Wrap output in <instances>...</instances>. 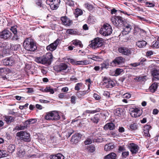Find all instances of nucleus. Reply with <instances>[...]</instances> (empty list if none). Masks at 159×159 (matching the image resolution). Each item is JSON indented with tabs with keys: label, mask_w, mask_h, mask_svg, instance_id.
I'll return each instance as SVG.
<instances>
[{
	"label": "nucleus",
	"mask_w": 159,
	"mask_h": 159,
	"mask_svg": "<svg viewBox=\"0 0 159 159\" xmlns=\"http://www.w3.org/2000/svg\"><path fill=\"white\" fill-rule=\"evenodd\" d=\"M23 46L25 50L30 51H34L37 48L36 43L30 38H27L24 41Z\"/></svg>",
	"instance_id": "1"
},
{
	"label": "nucleus",
	"mask_w": 159,
	"mask_h": 159,
	"mask_svg": "<svg viewBox=\"0 0 159 159\" xmlns=\"http://www.w3.org/2000/svg\"><path fill=\"white\" fill-rule=\"evenodd\" d=\"M52 54L48 53L45 56L36 58L35 61L39 63L49 65L52 61Z\"/></svg>",
	"instance_id": "2"
},
{
	"label": "nucleus",
	"mask_w": 159,
	"mask_h": 159,
	"mask_svg": "<svg viewBox=\"0 0 159 159\" xmlns=\"http://www.w3.org/2000/svg\"><path fill=\"white\" fill-rule=\"evenodd\" d=\"M104 41L102 39L97 38L91 41V43L89 46L93 49H95L102 46Z\"/></svg>",
	"instance_id": "3"
},
{
	"label": "nucleus",
	"mask_w": 159,
	"mask_h": 159,
	"mask_svg": "<svg viewBox=\"0 0 159 159\" xmlns=\"http://www.w3.org/2000/svg\"><path fill=\"white\" fill-rule=\"evenodd\" d=\"M111 26L108 24H104L100 30L101 34L104 36L110 35L112 32Z\"/></svg>",
	"instance_id": "4"
},
{
	"label": "nucleus",
	"mask_w": 159,
	"mask_h": 159,
	"mask_svg": "<svg viewBox=\"0 0 159 159\" xmlns=\"http://www.w3.org/2000/svg\"><path fill=\"white\" fill-rule=\"evenodd\" d=\"M112 24L116 26H120L122 25L125 19L120 16H112L111 19Z\"/></svg>",
	"instance_id": "5"
},
{
	"label": "nucleus",
	"mask_w": 159,
	"mask_h": 159,
	"mask_svg": "<svg viewBox=\"0 0 159 159\" xmlns=\"http://www.w3.org/2000/svg\"><path fill=\"white\" fill-rule=\"evenodd\" d=\"M118 51L121 54L126 56H129L134 52L133 48H129L125 46H120L118 48Z\"/></svg>",
	"instance_id": "6"
},
{
	"label": "nucleus",
	"mask_w": 159,
	"mask_h": 159,
	"mask_svg": "<svg viewBox=\"0 0 159 159\" xmlns=\"http://www.w3.org/2000/svg\"><path fill=\"white\" fill-rule=\"evenodd\" d=\"M16 136L19 137L20 139L25 142H29L31 141L30 134L25 131L18 132L16 134Z\"/></svg>",
	"instance_id": "7"
},
{
	"label": "nucleus",
	"mask_w": 159,
	"mask_h": 159,
	"mask_svg": "<svg viewBox=\"0 0 159 159\" xmlns=\"http://www.w3.org/2000/svg\"><path fill=\"white\" fill-rule=\"evenodd\" d=\"M60 118V116L58 113L55 111L48 113L45 116V118L46 120H58Z\"/></svg>",
	"instance_id": "8"
},
{
	"label": "nucleus",
	"mask_w": 159,
	"mask_h": 159,
	"mask_svg": "<svg viewBox=\"0 0 159 159\" xmlns=\"http://www.w3.org/2000/svg\"><path fill=\"white\" fill-rule=\"evenodd\" d=\"M123 25V30L122 32L123 34L125 35L128 34L131 31L132 29V26L131 23L124 21Z\"/></svg>",
	"instance_id": "9"
},
{
	"label": "nucleus",
	"mask_w": 159,
	"mask_h": 159,
	"mask_svg": "<svg viewBox=\"0 0 159 159\" xmlns=\"http://www.w3.org/2000/svg\"><path fill=\"white\" fill-rule=\"evenodd\" d=\"M125 61V59L122 56L118 57L116 58L110 63V65L114 67L116 65H121L124 63Z\"/></svg>",
	"instance_id": "10"
},
{
	"label": "nucleus",
	"mask_w": 159,
	"mask_h": 159,
	"mask_svg": "<svg viewBox=\"0 0 159 159\" xmlns=\"http://www.w3.org/2000/svg\"><path fill=\"white\" fill-rule=\"evenodd\" d=\"M102 81L104 86L106 88H112L115 85L113 81L105 77L103 79Z\"/></svg>",
	"instance_id": "11"
},
{
	"label": "nucleus",
	"mask_w": 159,
	"mask_h": 159,
	"mask_svg": "<svg viewBox=\"0 0 159 159\" xmlns=\"http://www.w3.org/2000/svg\"><path fill=\"white\" fill-rule=\"evenodd\" d=\"M12 35V33L6 29L0 32V38L4 39L10 38Z\"/></svg>",
	"instance_id": "12"
},
{
	"label": "nucleus",
	"mask_w": 159,
	"mask_h": 159,
	"mask_svg": "<svg viewBox=\"0 0 159 159\" xmlns=\"http://www.w3.org/2000/svg\"><path fill=\"white\" fill-rule=\"evenodd\" d=\"M130 115L133 117H138L142 114V111L138 108H133L130 111Z\"/></svg>",
	"instance_id": "13"
},
{
	"label": "nucleus",
	"mask_w": 159,
	"mask_h": 159,
	"mask_svg": "<svg viewBox=\"0 0 159 159\" xmlns=\"http://www.w3.org/2000/svg\"><path fill=\"white\" fill-rule=\"evenodd\" d=\"M60 40L58 39L53 43L48 46L46 47L47 50L52 51L57 48L59 43Z\"/></svg>",
	"instance_id": "14"
},
{
	"label": "nucleus",
	"mask_w": 159,
	"mask_h": 159,
	"mask_svg": "<svg viewBox=\"0 0 159 159\" xmlns=\"http://www.w3.org/2000/svg\"><path fill=\"white\" fill-rule=\"evenodd\" d=\"M82 136V134L80 133H75L72 136L70 141L73 143L76 144L79 141Z\"/></svg>",
	"instance_id": "15"
},
{
	"label": "nucleus",
	"mask_w": 159,
	"mask_h": 159,
	"mask_svg": "<svg viewBox=\"0 0 159 159\" xmlns=\"http://www.w3.org/2000/svg\"><path fill=\"white\" fill-rule=\"evenodd\" d=\"M2 62L4 66H11L14 63V61L12 57H10L2 60Z\"/></svg>",
	"instance_id": "16"
},
{
	"label": "nucleus",
	"mask_w": 159,
	"mask_h": 159,
	"mask_svg": "<svg viewBox=\"0 0 159 159\" xmlns=\"http://www.w3.org/2000/svg\"><path fill=\"white\" fill-rule=\"evenodd\" d=\"M88 89L86 91H80L76 92V95L78 98L82 99L83 96L89 92L90 84L88 85Z\"/></svg>",
	"instance_id": "17"
},
{
	"label": "nucleus",
	"mask_w": 159,
	"mask_h": 159,
	"mask_svg": "<svg viewBox=\"0 0 159 159\" xmlns=\"http://www.w3.org/2000/svg\"><path fill=\"white\" fill-rule=\"evenodd\" d=\"M67 65L64 63H61L59 65L55 67V70L57 71H62L66 70L67 68Z\"/></svg>",
	"instance_id": "18"
},
{
	"label": "nucleus",
	"mask_w": 159,
	"mask_h": 159,
	"mask_svg": "<svg viewBox=\"0 0 159 159\" xmlns=\"http://www.w3.org/2000/svg\"><path fill=\"white\" fill-rule=\"evenodd\" d=\"M129 147L132 154H136L138 152L139 147L135 144L130 143Z\"/></svg>",
	"instance_id": "19"
},
{
	"label": "nucleus",
	"mask_w": 159,
	"mask_h": 159,
	"mask_svg": "<svg viewBox=\"0 0 159 159\" xmlns=\"http://www.w3.org/2000/svg\"><path fill=\"white\" fill-rule=\"evenodd\" d=\"M61 20L63 24L65 25L69 26L72 23V21L70 20L66 16L62 17L61 18Z\"/></svg>",
	"instance_id": "20"
},
{
	"label": "nucleus",
	"mask_w": 159,
	"mask_h": 159,
	"mask_svg": "<svg viewBox=\"0 0 159 159\" xmlns=\"http://www.w3.org/2000/svg\"><path fill=\"white\" fill-rule=\"evenodd\" d=\"M4 120L7 124H9L14 121L16 117L10 116H4Z\"/></svg>",
	"instance_id": "21"
},
{
	"label": "nucleus",
	"mask_w": 159,
	"mask_h": 159,
	"mask_svg": "<svg viewBox=\"0 0 159 159\" xmlns=\"http://www.w3.org/2000/svg\"><path fill=\"white\" fill-rule=\"evenodd\" d=\"M115 124L112 123H109L105 125L104 127V129L105 130H107L109 129L110 130H112L115 129Z\"/></svg>",
	"instance_id": "22"
},
{
	"label": "nucleus",
	"mask_w": 159,
	"mask_h": 159,
	"mask_svg": "<svg viewBox=\"0 0 159 159\" xmlns=\"http://www.w3.org/2000/svg\"><path fill=\"white\" fill-rule=\"evenodd\" d=\"M100 65L101 66V68L102 70L104 69H107L110 65L109 60H107L104 61Z\"/></svg>",
	"instance_id": "23"
},
{
	"label": "nucleus",
	"mask_w": 159,
	"mask_h": 159,
	"mask_svg": "<svg viewBox=\"0 0 159 159\" xmlns=\"http://www.w3.org/2000/svg\"><path fill=\"white\" fill-rule=\"evenodd\" d=\"M35 2L37 6L40 10H42L43 9H47L46 7L42 4L41 0H35Z\"/></svg>",
	"instance_id": "24"
},
{
	"label": "nucleus",
	"mask_w": 159,
	"mask_h": 159,
	"mask_svg": "<svg viewBox=\"0 0 159 159\" xmlns=\"http://www.w3.org/2000/svg\"><path fill=\"white\" fill-rule=\"evenodd\" d=\"M147 44V42L144 40L138 41L136 43V45L140 48H144Z\"/></svg>",
	"instance_id": "25"
},
{
	"label": "nucleus",
	"mask_w": 159,
	"mask_h": 159,
	"mask_svg": "<svg viewBox=\"0 0 159 159\" xmlns=\"http://www.w3.org/2000/svg\"><path fill=\"white\" fill-rule=\"evenodd\" d=\"M116 154L115 153L111 152L105 156L103 159H116Z\"/></svg>",
	"instance_id": "26"
},
{
	"label": "nucleus",
	"mask_w": 159,
	"mask_h": 159,
	"mask_svg": "<svg viewBox=\"0 0 159 159\" xmlns=\"http://www.w3.org/2000/svg\"><path fill=\"white\" fill-rule=\"evenodd\" d=\"M158 84L157 83L152 84L149 88V90L152 93L155 92L157 89Z\"/></svg>",
	"instance_id": "27"
},
{
	"label": "nucleus",
	"mask_w": 159,
	"mask_h": 159,
	"mask_svg": "<svg viewBox=\"0 0 159 159\" xmlns=\"http://www.w3.org/2000/svg\"><path fill=\"white\" fill-rule=\"evenodd\" d=\"M51 159H64V157L61 153L52 155L50 157Z\"/></svg>",
	"instance_id": "28"
},
{
	"label": "nucleus",
	"mask_w": 159,
	"mask_h": 159,
	"mask_svg": "<svg viewBox=\"0 0 159 159\" xmlns=\"http://www.w3.org/2000/svg\"><path fill=\"white\" fill-rule=\"evenodd\" d=\"M114 113L116 116H120L123 114V110L121 108H117L114 111Z\"/></svg>",
	"instance_id": "29"
},
{
	"label": "nucleus",
	"mask_w": 159,
	"mask_h": 159,
	"mask_svg": "<svg viewBox=\"0 0 159 159\" xmlns=\"http://www.w3.org/2000/svg\"><path fill=\"white\" fill-rule=\"evenodd\" d=\"M17 154L20 157H22L25 154V151L21 147L19 148L17 150Z\"/></svg>",
	"instance_id": "30"
},
{
	"label": "nucleus",
	"mask_w": 159,
	"mask_h": 159,
	"mask_svg": "<svg viewBox=\"0 0 159 159\" xmlns=\"http://www.w3.org/2000/svg\"><path fill=\"white\" fill-rule=\"evenodd\" d=\"M115 147L114 144L112 143H109L106 144L104 147V150L107 151H109L113 149Z\"/></svg>",
	"instance_id": "31"
},
{
	"label": "nucleus",
	"mask_w": 159,
	"mask_h": 159,
	"mask_svg": "<svg viewBox=\"0 0 159 159\" xmlns=\"http://www.w3.org/2000/svg\"><path fill=\"white\" fill-rule=\"evenodd\" d=\"M87 57L88 59H90L95 61H98L101 59L99 56L93 54L88 55Z\"/></svg>",
	"instance_id": "32"
},
{
	"label": "nucleus",
	"mask_w": 159,
	"mask_h": 159,
	"mask_svg": "<svg viewBox=\"0 0 159 159\" xmlns=\"http://www.w3.org/2000/svg\"><path fill=\"white\" fill-rule=\"evenodd\" d=\"M152 75L155 78L159 80V71L156 69L153 70L152 72Z\"/></svg>",
	"instance_id": "33"
},
{
	"label": "nucleus",
	"mask_w": 159,
	"mask_h": 159,
	"mask_svg": "<svg viewBox=\"0 0 159 159\" xmlns=\"http://www.w3.org/2000/svg\"><path fill=\"white\" fill-rule=\"evenodd\" d=\"M72 44L75 46H79L80 48H82L83 45L81 41L77 39L73 40L72 42Z\"/></svg>",
	"instance_id": "34"
},
{
	"label": "nucleus",
	"mask_w": 159,
	"mask_h": 159,
	"mask_svg": "<svg viewBox=\"0 0 159 159\" xmlns=\"http://www.w3.org/2000/svg\"><path fill=\"white\" fill-rule=\"evenodd\" d=\"M9 70L5 67L0 68V75L7 74Z\"/></svg>",
	"instance_id": "35"
},
{
	"label": "nucleus",
	"mask_w": 159,
	"mask_h": 159,
	"mask_svg": "<svg viewBox=\"0 0 159 159\" xmlns=\"http://www.w3.org/2000/svg\"><path fill=\"white\" fill-rule=\"evenodd\" d=\"M100 109L99 108H97L95 110L91 111L87 110L85 111L83 113V115H85L86 113L93 114L96 112H99L100 111Z\"/></svg>",
	"instance_id": "36"
},
{
	"label": "nucleus",
	"mask_w": 159,
	"mask_h": 159,
	"mask_svg": "<svg viewBox=\"0 0 159 159\" xmlns=\"http://www.w3.org/2000/svg\"><path fill=\"white\" fill-rule=\"evenodd\" d=\"M74 13L75 17H77L79 16H80L83 14V11L77 8L75 9Z\"/></svg>",
	"instance_id": "37"
},
{
	"label": "nucleus",
	"mask_w": 159,
	"mask_h": 159,
	"mask_svg": "<svg viewBox=\"0 0 159 159\" xmlns=\"http://www.w3.org/2000/svg\"><path fill=\"white\" fill-rule=\"evenodd\" d=\"M15 146L13 144H10L8 147V152L10 153L13 152L15 150Z\"/></svg>",
	"instance_id": "38"
},
{
	"label": "nucleus",
	"mask_w": 159,
	"mask_h": 159,
	"mask_svg": "<svg viewBox=\"0 0 159 159\" xmlns=\"http://www.w3.org/2000/svg\"><path fill=\"white\" fill-rule=\"evenodd\" d=\"M99 116L98 114L95 115L93 118H90L92 121L94 123H97L99 121Z\"/></svg>",
	"instance_id": "39"
},
{
	"label": "nucleus",
	"mask_w": 159,
	"mask_h": 159,
	"mask_svg": "<svg viewBox=\"0 0 159 159\" xmlns=\"http://www.w3.org/2000/svg\"><path fill=\"white\" fill-rule=\"evenodd\" d=\"M89 61L87 60H85L80 61H77L76 62L77 65H86L89 64Z\"/></svg>",
	"instance_id": "40"
},
{
	"label": "nucleus",
	"mask_w": 159,
	"mask_h": 159,
	"mask_svg": "<svg viewBox=\"0 0 159 159\" xmlns=\"http://www.w3.org/2000/svg\"><path fill=\"white\" fill-rule=\"evenodd\" d=\"M138 127V125L136 123H134L129 125L130 129L131 130H135L137 129Z\"/></svg>",
	"instance_id": "41"
},
{
	"label": "nucleus",
	"mask_w": 159,
	"mask_h": 159,
	"mask_svg": "<svg viewBox=\"0 0 159 159\" xmlns=\"http://www.w3.org/2000/svg\"><path fill=\"white\" fill-rule=\"evenodd\" d=\"M43 92H49L51 94L54 93V92L53 89L50 87H47L43 91Z\"/></svg>",
	"instance_id": "42"
},
{
	"label": "nucleus",
	"mask_w": 159,
	"mask_h": 159,
	"mask_svg": "<svg viewBox=\"0 0 159 159\" xmlns=\"http://www.w3.org/2000/svg\"><path fill=\"white\" fill-rule=\"evenodd\" d=\"M95 147L93 146H90L87 148L88 151L91 153L95 151Z\"/></svg>",
	"instance_id": "43"
},
{
	"label": "nucleus",
	"mask_w": 159,
	"mask_h": 159,
	"mask_svg": "<svg viewBox=\"0 0 159 159\" xmlns=\"http://www.w3.org/2000/svg\"><path fill=\"white\" fill-rule=\"evenodd\" d=\"M83 84L81 83H78L75 86V90L79 91L80 90V88L82 86Z\"/></svg>",
	"instance_id": "44"
},
{
	"label": "nucleus",
	"mask_w": 159,
	"mask_h": 159,
	"mask_svg": "<svg viewBox=\"0 0 159 159\" xmlns=\"http://www.w3.org/2000/svg\"><path fill=\"white\" fill-rule=\"evenodd\" d=\"M36 122V120L34 119H31L25 121V124L27 125L33 124Z\"/></svg>",
	"instance_id": "45"
},
{
	"label": "nucleus",
	"mask_w": 159,
	"mask_h": 159,
	"mask_svg": "<svg viewBox=\"0 0 159 159\" xmlns=\"http://www.w3.org/2000/svg\"><path fill=\"white\" fill-rule=\"evenodd\" d=\"M10 30L14 34H17V26H13L11 27L10 28Z\"/></svg>",
	"instance_id": "46"
},
{
	"label": "nucleus",
	"mask_w": 159,
	"mask_h": 159,
	"mask_svg": "<svg viewBox=\"0 0 159 159\" xmlns=\"http://www.w3.org/2000/svg\"><path fill=\"white\" fill-rule=\"evenodd\" d=\"M84 6L85 7L87 8L89 11H91L93 9V6L90 4H88V3H85L84 4Z\"/></svg>",
	"instance_id": "47"
},
{
	"label": "nucleus",
	"mask_w": 159,
	"mask_h": 159,
	"mask_svg": "<svg viewBox=\"0 0 159 159\" xmlns=\"http://www.w3.org/2000/svg\"><path fill=\"white\" fill-rule=\"evenodd\" d=\"M92 142V139L89 138H87L84 141V143L85 145H88L91 144Z\"/></svg>",
	"instance_id": "48"
},
{
	"label": "nucleus",
	"mask_w": 159,
	"mask_h": 159,
	"mask_svg": "<svg viewBox=\"0 0 159 159\" xmlns=\"http://www.w3.org/2000/svg\"><path fill=\"white\" fill-rule=\"evenodd\" d=\"M144 134V136L147 138L148 137L150 138V135L149 133V131L148 130H146L144 129H143Z\"/></svg>",
	"instance_id": "49"
},
{
	"label": "nucleus",
	"mask_w": 159,
	"mask_h": 159,
	"mask_svg": "<svg viewBox=\"0 0 159 159\" xmlns=\"http://www.w3.org/2000/svg\"><path fill=\"white\" fill-rule=\"evenodd\" d=\"M74 132V131L71 129L67 130V133L66 134V137H69Z\"/></svg>",
	"instance_id": "50"
},
{
	"label": "nucleus",
	"mask_w": 159,
	"mask_h": 159,
	"mask_svg": "<svg viewBox=\"0 0 159 159\" xmlns=\"http://www.w3.org/2000/svg\"><path fill=\"white\" fill-rule=\"evenodd\" d=\"M66 33L69 34H75L76 33V31L73 29H69L67 30Z\"/></svg>",
	"instance_id": "51"
},
{
	"label": "nucleus",
	"mask_w": 159,
	"mask_h": 159,
	"mask_svg": "<svg viewBox=\"0 0 159 159\" xmlns=\"http://www.w3.org/2000/svg\"><path fill=\"white\" fill-rule=\"evenodd\" d=\"M76 97L75 96H72L71 97L70 101L71 103L75 104L76 103Z\"/></svg>",
	"instance_id": "52"
},
{
	"label": "nucleus",
	"mask_w": 159,
	"mask_h": 159,
	"mask_svg": "<svg viewBox=\"0 0 159 159\" xmlns=\"http://www.w3.org/2000/svg\"><path fill=\"white\" fill-rule=\"evenodd\" d=\"M153 48H158L159 47V39H157L153 44L152 46Z\"/></svg>",
	"instance_id": "53"
},
{
	"label": "nucleus",
	"mask_w": 159,
	"mask_h": 159,
	"mask_svg": "<svg viewBox=\"0 0 159 159\" xmlns=\"http://www.w3.org/2000/svg\"><path fill=\"white\" fill-rule=\"evenodd\" d=\"M129 155L128 151L123 152L122 154V156L123 158H126Z\"/></svg>",
	"instance_id": "54"
},
{
	"label": "nucleus",
	"mask_w": 159,
	"mask_h": 159,
	"mask_svg": "<svg viewBox=\"0 0 159 159\" xmlns=\"http://www.w3.org/2000/svg\"><path fill=\"white\" fill-rule=\"evenodd\" d=\"M138 17L141 21H145L148 23H150L151 22V21L146 18L139 16H138Z\"/></svg>",
	"instance_id": "55"
},
{
	"label": "nucleus",
	"mask_w": 159,
	"mask_h": 159,
	"mask_svg": "<svg viewBox=\"0 0 159 159\" xmlns=\"http://www.w3.org/2000/svg\"><path fill=\"white\" fill-rule=\"evenodd\" d=\"M123 71V70L122 69H117L115 71V74L116 75H118L120 74Z\"/></svg>",
	"instance_id": "56"
},
{
	"label": "nucleus",
	"mask_w": 159,
	"mask_h": 159,
	"mask_svg": "<svg viewBox=\"0 0 159 159\" xmlns=\"http://www.w3.org/2000/svg\"><path fill=\"white\" fill-rule=\"evenodd\" d=\"M28 157L31 158H38L39 157V155L37 153L34 154H30L28 156Z\"/></svg>",
	"instance_id": "57"
},
{
	"label": "nucleus",
	"mask_w": 159,
	"mask_h": 159,
	"mask_svg": "<svg viewBox=\"0 0 159 159\" xmlns=\"http://www.w3.org/2000/svg\"><path fill=\"white\" fill-rule=\"evenodd\" d=\"M141 64L140 62H135L130 64L129 65L132 67H136Z\"/></svg>",
	"instance_id": "58"
},
{
	"label": "nucleus",
	"mask_w": 159,
	"mask_h": 159,
	"mask_svg": "<svg viewBox=\"0 0 159 159\" xmlns=\"http://www.w3.org/2000/svg\"><path fill=\"white\" fill-rule=\"evenodd\" d=\"M146 5L149 7H153L155 6V4L152 2H146L145 3Z\"/></svg>",
	"instance_id": "59"
},
{
	"label": "nucleus",
	"mask_w": 159,
	"mask_h": 159,
	"mask_svg": "<svg viewBox=\"0 0 159 159\" xmlns=\"http://www.w3.org/2000/svg\"><path fill=\"white\" fill-rule=\"evenodd\" d=\"M60 2V0H52L51 1V4H55V5L59 4Z\"/></svg>",
	"instance_id": "60"
},
{
	"label": "nucleus",
	"mask_w": 159,
	"mask_h": 159,
	"mask_svg": "<svg viewBox=\"0 0 159 159\" xmlns=\"http://www.w3.org/2000/svg\"><path fill=\"white\" fill-rule=\"evenodd\" d=\"M12 39L13 40H17L19 39V38L17 34H14V35Z\"/></svg>",
	"instance_id": "61"
},
{
	"label": "nucleus",
	"mask_w": 159,
	"mask_h": 159,
	"mask_svg": "<svg viewBox=\"0 0 159 159\" xmlns=\"http://www.w3.org/2000/svg\"><path fill=\"white\" fill-rule=\"evenodd\" d=\"M131 94L129 93H126L123 95L124 98H129L131 97Z\"/></svg>",
	"instance_id": "62"
},
{
	"label": "nucleus",
	"mask_w": 159,
	"mask_h": 159,
	"mask_svg": "<svg viewBox=\"0 0 159 159\" xmlns=\"http://www.w3.org/2000/svg\"><path fill=\"white\" fill-rule=\"evenodd\" d=\"M0 151L1 152V155L2 157H4L6 156L7 154H6V152L3 150H0Z\"/></svg>",
	"instance_id": "63"
},
{
	"label": "nucleus",
	"mask_w": 159,
	"mask_h": 159,
	"mask_svg": "<svg viewBox=\"0 0 159 159\" xmlns=\"http://www.w3.org/2000/svg\"><path fill=\"white\" fill-rule=\"evenodd\" d=\"M102 141V138L101 137L98 138L97 139H94V141L96 142H101Z\"/></svg>",
	"instance_id": "64"
}]
</instances>
